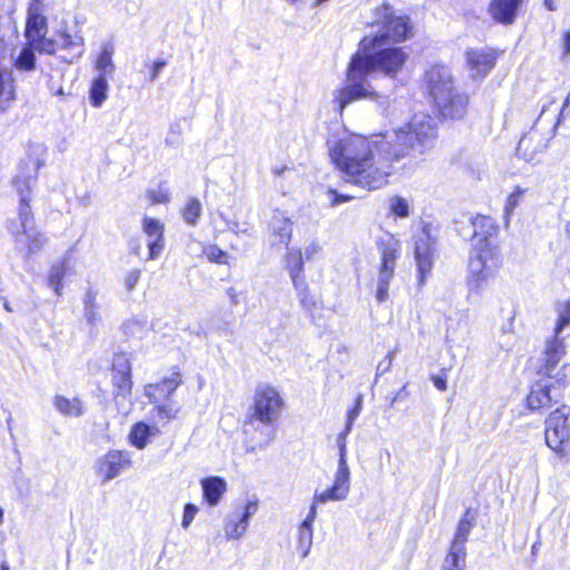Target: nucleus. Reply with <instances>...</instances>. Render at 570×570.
Instances as JSON below:
<instances>
[{
  "label": "nucleus",
  "instance_id": "obj_1",
  "mask_svg": "<svg viewBox=\"0 0 570 570\" xmlns=\"http://www.w3.org/2000/svg\"><path fill=\"white\" fill-rule=\"evenodd\" d=\"M436 138L434 120L414 115L407 125L384 136L343 137L330 145V156L345 181L371 191L387 185L394 161L411 154L423 155L435 146Z\"/></svg>",
  "mask_w": 570,
  "mask_h": 570
},
{
  "label": "nucleus",
  "instance_id": "obj_2",
  "mask_svg": "<svg viewBox=\"0 0 570 570\" xmlns=\"http://www.w3.org/2000/svg\"><path fill=\"white\" fill-rule=\"evenodd\" d=\"M407 59L406 53L397 47L365 49L360 48L350 60L346 71V85L337 90L334 102L342 112L350 104L361 99H379L380 106L385 98L377 95L368 82V76L375 70L385 76L395 77Z\"/></svg>",
  "mask_w": 570,
  "mask_h": 570
},
{
  "label": "nucleus",
  "instance_id": "obj_3",
  "mask_svg": "<svg viewBox=\"0 0 570 570\" xmlns=\"http://www.w3.org/2000/svg\"><path fill=\"white\" fill-rule=\"evenodd\" d=\"M33 176L21 178L17 176L13 184L20 195L18 218L8 223V229L14 240V247L27 258L39 252L46 244V237L36 227L35 217L28 203V194L35 184Z\"/></svg>",
  "mask_w": 570,
  "mask_h": 570
},
{
  "label": "nucleus",
  "instance_id": "obj_4",
  "mask_svg": "<svg viewBox=\"0 0 570 570\" xmlns=\"http://www.w3.org/2000/svg\"><path fill=\"white\" fill-rule=\"evenodd\" d=\"M425 86L442 118L459 120L464 117L469 97L455 88L452 73L448 67H431L425 72Z\"/></svg>",
  "mask_w": 570,
  "mask_h": 570
},
{
  "label": "nucleus",
  "instance_id": "obj_5",
  "mask_svg": "<svg viewBox=\"0 0 570 570\" xmlns=\"http://www.w3.org/2000/svg\"><path fill=\"white\" fill-rule=\"evenodd\" d=\"M374 23L380 27L375 35L365 36L362 39V47L376 49L390 42H402L406 40L413 30L407 16L397 14L389 4H383L374 10Z\"/></svg>",
  "mask_w": 570,
  "mask_h": 570
},
{
  "label": "nucleus",
  "instance_id": "obj_6",
  "mask_svg": "<svg viewBox=\"0 0 570 570\" xmlns=\"http://www.w3.org/2000/svg\"><path fill=\"white\" fill-rule=\"evenodd\" d=\"M284 405V400L276 387L266 383L258 384L249 407V422L273 426L277 422Z\"/></svg>",
  "mask_w": 570,
  "mask_h": 570
},
{
  "label": "nucleus",
  "instance_id": "obj_7",
  "mask_svg": "<svg viewBox=\"0 0 570 570\" xmlns=\"http://www.w3.org/2000/svg\"><path fill=\"white\" fill-rule=\"evenodd\" d=\"M376 246L381 255V264L377 273L375 297L380 303H383L389 297L390 283L394 277L401 244L392 234H384L377 239Z\"/></svg>",
  "mask_w": 570,
  "mask_h": 570
},
{
  "label": "nucleus",
  "instance_id": "obj_8",
  "mask_svg": "<svg viewBox=\"0 0 570 570\" xmlns=\"http://www.w3.org/2000/svg\"><path fill=\"white\" fill-rule=\"evenodd\" d=\"M43 3L41 0H31L28 7V16L24 29L27 41L38 48L39 53L55 55L57 45L53 39L47 38L48 21L43 14Z\"/></svg>",
  "mask_w": 570,
  "mask_h": 570
},
{
  "label": "nucleus",
  "instance_id": "obj_9",
  "mask_svg": "<svg viewBox=\"0 0 570 570\" xmlns=\"http://www.w3.org/2000/svg\"><path fill=\"white\" fill-rule=\"evenodd\" d=\"M570 406L561 405L551 412L544 421V441L556 455L563 459L568 455L567 445L570 441Z\"/></svg>",
  "mask_w": 570,
  "mask_h": 570
},
{
  "label": "nucleus",
  "instance_id": "obj_10",
  "mask_svg": "<svg viewBox=\"0 0 570 570\" xmlns=\"http://www.w3.org/2000/svg\"><path fill=\"white\" fill-rule=\"evenodd\" d=\"M567 386V375L557 372V377L544 376L535 382L528 395L527 402L531 410H540L558 403Z\"/></svg>",
  "mask_w": 570,
  "mask_h": 570
},
{
  "label": "nucleus",
  "instance_id": "obj_11",
  "mask_svg": "<svg viewBox=\"0 0 570 570\" xmlns=\"http://www.w3.org/2000/svg\"><path fill=\"white\" fill-rule=\"evenodd\" d=\"M414 254L419 273V285L422 286L431 273L434 262V242L426 226L414 238Z\"/></svg>",
  "mask_w": 570,
  "mask_h": 570
},
{
  "label": "nucleus",
  "instance_id": "obj_12",
  "mask_svg": "<svg viewBox=\"0 0 570 570\" xmlns=\"http://www.w3.org/2000/svg\"><path fill=\"white\" fill-rule=\"evenodd\" d=\"M473 229L471 239L474 249H498L495 238L499 234L500 226L490 216L476 215L470 219Z\"/></svg>",
  "mask_w": 570,
  "mask_h": 570
},
{
  "label": "nucleus",
  "instance_id": "obj_13",
  "mask_svg": "<svg viewBox=\"0 0 570 570\" xmlns=\"http://www.w3.org/2000/svg\"><path fill=\"white\" fill-rule=\"evenodd\" d=\"M257 509V502L249 501L229 512L224 520L225 537L227 539L242 538L247 531L249 518L256 513Z\"/></svg>",
  "mask_w": 570,
  "mask_h": 570
},
{
  "label": "nucleus",
  "instance_id": "obj_14",
  "mask_svg": "<svg viewBox=\"0 0 570 570\" xmlns=\"http://www.w3.org/2000/svg\"><path fill=\"white\" fill-rule=\"evenodd\" d=\"M564 354L566 346L563 338L560 337V334L554 332L553 337L546 343L544 352L540 358L541 365L539 367V374L548 377H557L554 371Z\"/></svg>",
  "mask_w": 570,
  "mask_h": 570
},
{
  "label": "nucleus",
  "instance_id": "obj_15",
  "mask_svg": "<svg viewBox=\"0 0 570 570\" xmlns=\"http://www.w3.org/2000/svg\"><path fill=\"white\" fill-rule=\"evenodd\" d=\"M466 66L472 78L487 76L494 67L497 55L492 49H469L465 52Z\"/></svg>",
  "mask_w": 570,
  "mask_h": 570
},
{
  "label": "nucleus",
  "instance_id": "obj_16",
  "mask_svg": "<svg viewBox=\"0 0 570 570\" xmlns=\"http://www.w3.org/2000/svg\"><path fill=\"white\" fill-rule=\"evenodd\" d=\"M129 464V459L122 452L109 451L97 460L95 469L102 482H108L118 476Z\"/></svg>",
  "mask_w": 570,
  "mask_h": 570
},
{
  "label": "nucleus",
  "instance_id": "obj_17",
  "mask_svg": "<svg viewBox=\"0 0 570 570\" xmlns=\"http://www.w3.org/2000/svg\"><path fill=\"white\" fill-rule=\"evenodd\" d=\"M57 49L68 51L69 56L63 60L68 63H75L83 56L85 39L79 31L70 32L67 28L57 31Z\"/></svg>",
  "mask_w": 570,
  "mask_h": 570
},
{
  "label": "nucleus",
  "instance_id": "obj_18",
  "mask_svg": "<svg viewBox=\"0 0 570 570\" xmlns=\"http://www.w3.org/2000/svg\"><path fill=\"white\" fill-rule=\"evenodd\" d=\"M292 220L284 213L276 210L268 225V240L271 246H287L292 238Z\"/></svg>",
  "mask_w": 570,
  "mask_h": 570
},
{
  "label": "nucleus",
  "instance_id": "obj_19",
  "mask_svg": "<svg viewBox=\"0 0 570 570\" xmlns=\"http://www.w3.org/2000/svg\"><path fill=\"white\" fill-rule=\"evenodd\" d=\"M549 139L542 137L538 131L532 130L524 135L517 147V154L527 161H537L539 155L548 148Z\"/></svg>",
  "mask_w": 570,
  "mask_h": 570
},
{
  "label": "nucleus",
  "instance_id": "obj_20",
  "mask_svg": "<svg viewBox=\"0 0 570 570\" xmlns=\"http://www.w3.org/2000/svg\"><path fill=\"white\" fill-rule=\"evenodd\" d=\"M131 366L126 354H118L112 362V383L117 394L126 396L131 392Z\"/></svg>",
  "mask_w": 570,
  "mask_h": 570
},
{
  "label": "nucleus",
  "instance_id": "obj_21",
  "mask_svg": "<svg viewBox=\"0 0 570 570\" xmlns=\"http://www.w3.org/2000/svg\"><path fill=\"white\" fill-rule=\"evenodd\" d=\"M183 384L181 375L174 372L169 377H165L157 384L145 386V395L151 403H159L163 400L171 399L173 393Z\"/></svg>",
  "mask_w": 570,
  "mask_h": 570
},
{
  "label": "nucleus",
  "instance_id": "obj_22",
  "mask_svg": "<svg viewBox=\"0 0 570 570\" xmlns=\"http://www.w3.org/2000/svg\"><path fill=\"white\" fill-rule=\"evenodd\" d=\"M142 230L149 237V259H156L164 248V225L159 219L145 217Z\"/></svg>",
  "mask_w": 570,
  "mask_h": 570
},
{
  "label": "nucleus",
  "instance_id": "obj_23",
  "mask_svg": "<svg viewBox=\"0 0 570 570\" xmlns=\"http://www.w3.org/2000/svg\"><path fill=\"white\" fill-rule=\"evenodd\" d=\"M522 0H491L489 12L493 20L502 24H511L517 17Z\"/></svg>",
  "mask_w": 570,
  "mask_h": 570
},
{
  "label": "nucleus",
  "instance_id": "obj_24",
  "mask_svg": "<svg viewBox=\"0 0 570 570\" xmlns=\"http://www.w3.org/2000/svg\"><path fill=\"white\" fill-rule=\"evenodd\" d=\"M501 265L499 249H474L472 250L468 271H485V268L499 269Z\"/></svg>",
  "mask_w": 570,
  "mask_h": 570
},
{
  "label": "nucleus",
  "instance_id": "obj_25",
  "mask_svg": "<svg viewBox=\"0 0 570 570\" xmlns=\"http://www.w3.org/2000/svg\"><path fill=\"white\" fill-rule=\"evenodd\" d=\"M304 261L301 249H292L285 256V266L294 288H305Z\"/></svg>",
  "mask_w": 570,
  "mask_h": 570
},
{
  "label": "nucleus",
  "instance_id": "obj_26",
  "mask_svg": "<svg viewBox=\"0 0 570 570\" xmlns=\"http://www.w3.org/2000/svg\"><path fill=\"white\" fill-rule=\"evenodd\" d=\"M316 507L311 505L306 518L298 528L297 547L301 550L303 558H306L308 556L313 543V523L316 519Z\"/></svg>",
  "mask_w": 570,
  "mask_h": 570
},
{
  "label": "nucleus",
  "instance_id": "obj_27",
  "mask_svg": "<svg viewBox=\"0 0 570 570\" xmlns=\"http://www.w3.org/2000/svg\"><path fill=\"white\" fill-rule=\"evenodd\" d=\"M36 52H38V48L31 42L27 41L16 56L12 53L14 69L20 72H31L36 70Z\"/></svg>",
  "mask_w": 570,
  "mask_h": 570
},
{
  "label": "nucleus",
  "instance_id": "obj_28",
  "mask_svg": "<svg viewBox=\"0 0 570 570\" xmlns=\"http://www.w3.org/2000/svg\"><path fill=\"white\" fill-rule=\"evenodd\" d=\"M160 434V430L156 425H149L145 422H138L131 426L129 433L130 443L139 450L147 446L150 439Z\"/></svg>",
  "mask_w": 570,
  "mask_h": 570
},
{
  "label": "nucleus",
  "instance_id": "obj_29",
  "mask_svg": "<svg viewBox=\"0 0 570 570\" xmlns=\"http://www.w3.org/2000/svg\"><path fill=\"white\" fill-rule=\"evenodd\" d=\"M202 488L206 502L214 507L218 504L223 494L226 492L227 484L225 480L219 476H209L202 480Z\"/></svg>",
  "mask_w": 570,
  "mask_h": 570
},
{
  "label": "nucleus",
  "instance_id": "obj_30",
  "mask_svg": "<svg viewBox=\"0 0 570 570\" xmlns=\"http://www.w3.org/2000/svg\"><path fill=\"white\" fill-rule=\"evenodd\" d=\"M52 404L66 417H80L86 411L83 402L78 397L68 399L62 395H56Z\"/></svg>",
  "mask_w": 570,
  "mask_h": 570
},
{
  "label": "nucleus",
  "instance_id": "obj_31",
  "mask_svg": "<svg viewBox=\"0 0 570 570\" xmlns=\"http://www.w3.org/2000/svg\"><path fill=\"white\" fill-rule=\"evenodd\" d=\"M115 47L111 42H105L101 46L100 52L95 61V69L98 72L97 76L109 77L112 76L116 66L112 60Z\"/></svg>",
  "mask_w": 570,
  "mask_h": 570
},
{
  "label": "nucleus",
  "instance_id": "obj_32",
  "mask_svg": "<svg viewBox=\"0 0 570 570\" xmlns=\"http://www.w3.org/2000/svg\"><path fill=\"white\" fill-rule=\"evenodd\" d=\"M498 269L485 268V271H468L466 286L471 293H481L488 283L494 278Z\"/></svg>",
  "mask_w": 570,
  "mask_h": 570
},
{
  "label": "nucleus",
  "instance_id": "obj_33",
  "mask_svg": "<svg viewBox=\"0 0 570 570\" xmlns=\"http://www.w3.org/2000/svg\"><path fill=\"white\" fill-rule=\"evenodd\" d=\"M16 100V88L10 76L0 72V112H6Z\"/></svg>",
  "mask_w": 570,
  "mask_h": 570
},
{
  "label": "nucleus",
  "instance_id": "obj_34",
  "mask_svg": "<svg viewBox=\"0 0 570 570\" xmlns=\"http://www.w3.org/2000/svg\"><path fill=\"white\" fill-rule=\"evenodd\" d=\"M108 77L96 76L90 85L89 99L94 107H100L107 99Z\"/></svg>",
  "mask_w": 570,
  "mask_h": 570
},
{
  "label": "nucleus",
  "instance_id": "obj_35",
  "mask_svg": "<svg viewBox=\"0 0 570 570\" xmlns=\"http://www.w3.org/2000/svg\"><path fill=\"white\" fill-rule=\"evenodd\" d=\"M97 291H95L94 288H88L82 299L83 315L86 321L90 325H96L100 320V314L97 304Z\"/></svg>",
  "mask_w": 570,
  "mask_h": 570
},
{
  "label": "nucleus",
  "instance_id": "obj_36",
  "mask_svg": "<svg viewBox=\"0 0 570 570\" xmlns=\"http://www.w3.org/2000/svg\"><path fill=\"white\" fill-rule=\"evenodd\" d=\"M69 257L66 256L60 263L55 264L49 273L48 285L60 296L62 291V279L67 273V263Z\"/></svg>",
  "mask_w": 570,
  "mask_h": 570
},
{
  "label": "nucleus",
  "instance_id": "obj_37",
  "mask_svg": "<svg viewBox=\"0 0 570 570\" xmlns=\"http://www.w3.org/2000/svg\"><path fill=\"white\" fill-rule=\"evenodd\" d=\"M333 485L346 498L351 488V472L347 462H338Z\"/></svg>",
  "mask_w": 570,
  "mask_h": 570
},
{
  "label": "nucleus",
  "instance_id": "obj_38",
  "mask_svg": "<svg viewBox=\"0 0 570 570\" xmlns=\"http://www.w3.org/2000/svg\"><path fill=\"white\" fill-rule=\"evenodd\" d=\"M203 213V206L199 199L191 197L181 209V217L189 226H196Z\"/></svg>",
  "mask_w": 570,
  "mask_h": 570
},
{
  "label": "nucleus",
  "instance_id": "obj_39",
  "mask_svg": "<svg viewBox=\"0 0 570 570\" xmlns=\"http://www.w3.org/2000/svg\"><path fill=\"white\" fill-rule=\"evenodd\" d=\"M468 513L459 521L455 535L452 540L451 549L465 551V542L470 534L472 523L466 518Z\"/></svg>",
  "mask_w": 570,
  "mask_h": 570
},
{
  "label": "nucleus",
  "instance_id": "obj_40",
  "mask_svg": "<svg viewBox=\"0 0 570 570\" xmlns=\"http://www.w3.org/2000/svg\"><path fill=\"white\" fill-rule=\"evenodd\" d=\"M154 404L156 405L155 410L157 415L160 419H165L167 421L176 419L181 410V406L178 404V402L171 399L163 400L159 403Z\"/></svg>",
  "mask_w": 570,
  "mask_h": 570
},
{
  "label": "nucleus",
  "instance_id": "obj_41",
  "mask_svg": "<svg viewBox=\"0 0 570 570\" xmlns=\"http://www.w3.org/2000/svg\"><path fill=\"white\" fill-rule=\"evenodd\" d=\"M466 552L450 548L441 570H464Z\"/></svg>",
  "mask_w": 570,
  "mask_h": 570
},
{
  "label": "nucleus",
  "instance_id": "obj_42",
  "mask_svg": "<svg viewBox=\"0 0 570 570\" xmlns=\"http://www.w3.org/2000/svg\"><path fill=\"white\" fill-rule=\"evenodd\" d=\"M345 499L346 497L338 490H335V487L332 485L330 489H326L324 491H316L314 493L313 503L311 505L316 507L317 504H324L328 501H342Z\"/></svg>",
  "mask_w": 570,
  "mask_h": 570
},
{
  "label": "nucleus",
  "instance_id": "obj_43",
  "mask_svg": "<svg viewBox=\"0 0 570 570\" xmlns=\"http://www.w3.org/2000/svg\"><path fill=\"white\" fill-rule=\"evenodd\" d=\"M125 335L141 338L147 332V322L136 318L126 321L122 324Z\"/></svg>",
  "mask_w": 570,
  "mask_h": 570
},
{
  "label": "nucleus",
  "instance_id": "obj_44",
  "mask_svg": "<svg viewBox=\"0 0 570 570\" xmlns=\"http://www.w3.org/2000/svg\"><path fill=\"white\" fill-rule=\"evenodd\" d=\"M147 197L151 205L167 204L171 199V194L165 183H161L156 188L148 189Z\"/></svg>",
  "mask_w": 570,
  "mask_h": 570
},
{
  "label": "nucleus",
  "instance_id": "obj_45",
  "mask_svg": "<svg viewBox=\"0 0 570 570\" xmlns=\"http://www.w3.org/2000/svg\"><path fill=\"white\" fill-rule=\"evenodd\" d=\"M558 322L554 328L557 334H561L562 331L570 324V299L559 304L557 307Z\"/></svg>",
  "mask_w": 570,
  "mask_h": 570
},
{
  "label": "nucleus",
  "instance_id": "obj_46",
  "mask_svg": "<svg viewBox=\"0 0 570 570\" xmlns=\"http://www.w3.org/2000/svg\"><path fill=\"white\" fill-rule=\"evenodd\" d=\"M524 194V189L517 187L513 193H511L504 205V215L508 220L513 210L519 206Z\"/></svg>",
  "mask_w": 570,
  "mask_h": 570
},
{
  "label": "nucleus",
  "instance_id": "obj_47",
  "mask_svg": "<svg viewBox=\"0 0 570 570\" xmlns=\"http://www.w3.org/2000/svg\"><path fill=\"white\" fill-rule=\"evenodd\" d=\"M302 254L306 262L320 259L323 256V246L318 242L312 240L305 245Z\"/></svg>",
  "mask_w": 570,
  "mask_h": 570
},
{
  "label": "nucleus",
  "instance_id": "obj_48",
  "mask_svg": "<svg viewBox=\"0 0 570 570\" xmlns=\"http://www.w3.org/2000/svg\"><path fill=\"white\" fill-rule=\"evenodd\" d=\"M391 210L399 217H407L409 216V205L407 202L402 197H393L391 199Z\"/></svg>",
  "mask_w": 570,
  "mask_h": 570
},
{
  "label": "nucleus",
  "instance_id": "obj_49",
  "mask_svg": "<svg viewBox=\"0 0 570 570\" xmlns=\"http://www.w3.org/2000/svg\"><path fill=\"white\" fill-rule=\"evenodd\" d=\"M205 255L213 263H226L227 253L216 245H210L205 249Z\"/></svg>",
  "mask_w": 570,
  "mask_h": 570
},
{
  "label": "nucleus",
  "instance_id": "obj_50",
  "mask_svg": "<svg viewBox=\"0 0 570 570\" xmlns=\"http://www.w3.org/2000/svg\"><path fill=\"white\" fill-rule=\"evenodd\" d=\"M326 195H327L331 206H333V207L354 199L353 196L347 195V194H340L333 188H328L326 191Z\"/></svg>",
  "mask_w": 570,
  "mask_h": 570
},
{
  "label": "nucleus",
  "instance_id": "obj_51",
  "mask_svg": "<svg viewBox=\"0 0 570 570\" xmlns=\"http://www.w3.org/2000/svg\"><path fill=\"white\" fill-rule=\"evenodd\" d=\"M198 512V508L193 503H187L184 508V514L181 520V527L187 529L191 522L194 521L196 514Z\"/></svg>",
  "mask_w": 570,
  "mask_h": 570
},
{
  "label": "nucleus",
  "instance_id": "obj_52",
  "mask_svg": "<svg viewBox=\"0 0 570 570\" xmlns=\"http://www.w3.org/2000/svg\"><path fill=\"white\" fill-rule=\"evenodd\" d=\"M295 289L297 292V296L301 301V304L304 308L309 309L312 306L315 305L314 297L309 295L308 285H307L306 281H305L304 289H299V288H295Z\"/></svg>",
  "mask_w": 570,
  "mask_h": 570
},
{
  "label": "nucleus",
  "instance_id": "obj_53",
  "mask_svg": "<svg viewBox=\"0 0 570 570\" xmlns=\"http://www.w3.org/2000/svg\"><path fill=\"white\" fill-rule=\"evenodd\" d=\"M346 440H347V436H345L344 434H338L336 438V445L338 449V462H347V460H346V455H347Z\"/></svg>",
  "mask_w": 570,
  "mask_h": 570
},
{
  "label": "nucleus",
  "instance_id": "obj_54",
  "mask_svg": "<svg viewBox=\"0 0 570 570\" xmlns=\"http://www.w3.org/2000/svg\"><path fill=\"white\" fill-rule=\"evenodd\" d=\"M252 226L247 222H233L229 226L230 232H233L236 235H249L250 234Z\"/></svg>",
  "mask_w": 570,
  "mask_h": 570
},
{
  "label": "nucleus",
  "instance_id": "obj_55",
  "mask_svg": "<svg viewBox=\"0 0 570 570\" xmlns=\"http://www.w3.org/2000/svg\"><path fill=\"white\" fill-rule=\"evenodd\" d=\"M140 278L139 269H131L125 278V287L127 291H132Z\"/></svg>",
  "mask_w": 570,
  "mask_h": 570
},
{
  "label": "nucleus",
  "instance_id": "obj_56",
  "mask_svg": "<svg viewBox=\"0 0 570 570\" xmlns=\"http://www.w3.org/2000/svg\"><path fill=\"white\" fill-rule=\"evenodd\" d=\"M226 295L229 298L230 305L236 306L240 302V297L243 296V292L237 291L236 287L232 286L226 289Z\"/></svg>",
  "mask_w": 570,
  "mask_h": 570
},
{
  "label": "nucleus",
  "instance_id": "obj_57",
  "mask_svg": "<svg viewBox=\"0 0 570 570\" xmlns=\"http://www.w3.org/2000/svg\"><path fill=\"white\" fill-rule=\"evenodd\" d=\"M362 403H363L362 396L358 395L355 401L354 406L348 410L346 419L355 421L361 413Z\"/></svg>",
  "mask_w": 570,
  "mask_h": 570
},
{
  "label": "nucleus",
  "instance_id": "obj_58",
  "mask_svg": "<svg viewBox=\"0 0 570 570\" xmlns=\"http://www.w3.org/2000/svg\"><path fill=\"white\" fill-rule=\"evenodd\" d=\"M167 65V62L165 60H157L153 63L151 66V70H150V75H149V79L150 81H155L157 80V78L159 77L163 68Z\"/></svg>",
  "mask_w": 570,
  "mask_h": 570
},
{
  "label": "nucleus",
  "instance_id": "obj_59",
  "mask_svg": "<svg viewBox=\"0 0 570 570\" xmlns=\"http://www.w3.org/2000/svg\"><path fill=\"white\" fill-rule=\"evenodd\" d=\"M166 144L169 146H178L180 144V132L171 129L166 137Z\"/></svg>",
  "mask_w": 570,
  "mask_h": 570
},
{
  "label": "nucleus",
  "instance_id": "obj_60",
  "mask_svg": "<svg viewBox=\"0 0 570 570\" xmlns=\"http://www.w3.org/2000/svg\"><path fill=\"white\" fill-rule=\"evenodd\" d=\"M393 357H394V352H390V353L386 355V358H387L386 364H384V362H381V363L377 365V371H380L381 373H384V372L389 371V368H390V367H391V365H392Z\"/></svg>",
  "mask_w": 570,
  "mask_h": 570
},
{
  "label": "nucleus",
  "instance_id": "obj_61",
  "mask_svg": "<svg viewBox=\"0 0 570 570\" xmlns=\"http://www.w3.org/2000/svg\"><path fill=\"white\" fill-rule=\"evenodd\" d=\"M433 383L439 391H445L448 387L446 380L440 376H434Z\"/></svg>",
  "mask_w": 570,
  "mask_h": 570
},
{
  "label": "nucleus",
  "instance_id": "obj_62",
  "mask_svg": "<svg viewBox=\"0 0 570 570\" xmlns=\"http://www.w3.org/2000/svg\"><path fill=\"white\" fill-rule=\"evenodd\" d=\"M7 55V43L2 37H0V63L4 60Z\"/></svg>",
  "mask_w": 570,
  "mask_h": 570
},
{
  "label": "nucleus",
  "instance_id": "obj_63",
  "mask_svg": "<svg viewBox=\"0 0 570 570\" xmlns=\"http://www.w3.org/2000/svg\"><path fill=\"white\" fill-rule=\"evenodd\" d=\"M563 48L566 53H570V31L563 35Z\"/></svg>",
  "mask_w": 570,
  "mask_h": 570
},
{
  "label": "nucleus",
  "instance_id": "obj_64",
  "mask_svg": "<svg viewBox=\"0 0 570 570\" xmlns=\"http://www.w3.org/2000/svg\"><path fill=\"white\" fill-rule=\"evenodd\" d=\"M353 424H354L353 420L346 419L345 428L340 434H344L345 436H348V434L351 433V431L353 429Z\"/></svg>",
  "mask_w": 570,
  "mask_h": 570
}]
</instances>
